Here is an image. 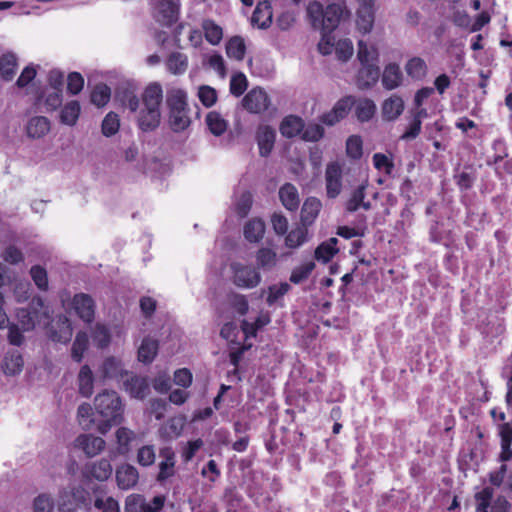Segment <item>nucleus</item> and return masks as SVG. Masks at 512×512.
Masks as SVG:
<instances>
[{
    "mask_svg": "<svg viewBox=\"0 0 512 512\" xmlns=\"http://www.w3.org/2000/svg\"><path fill=\"white\" fill-rule=\"evenodd\" d=\"M376 105L373 100L364 98L357 101L355 106V114L360 122H367L374 116Z\"/></svg>",
    "mask_w": 512,
    "mask_h": 512,
    "instance_id": "4c0bfd02",
    "label": "nucleus"
},
{
    "mask_svg": "<svg viewBox=\"0 0 512 512\" xmlns=\"http://www.w3.org/2000/svg\"><path fill=\"white\" fill-rule=\"evenodd\" d=\"M120 127V120L116 113L109 112L102 121V133L106 137L115 135Z\"/></svg>",
    "mask_w": 512,
    "mask_h": 512,
    "instance_id": "13d9d810",
    "label": "nucleus"
},
{
    "mask_svg": "<svg viewBox=\"0 0 512 512\" xmlns=\"http://www.w3.org/2000/svg\"><path fill=\"white\" fill-rule=\"evenodd\" d=\"M159 457L156 481L164 484L176 474V453L172 446H164L159 449Z\"/></svg>",
    "mask_w": 512,
    "mask_h": 512,
    "instance_id": "39448f33",
    "label": "nucleus"
},
{
    "mask_svg": "<svg viewBox=\"0 0 512 512\" xmlns=\"http://www.w3.org/2000/svg\"><path fill=\"white\" fill-rule=\"evenodd\" d=\"M202 29L206 41L211 45H218L223 38L222 28L211 19H205L202 22Z\"/></svg>",
    "mask_w": 512,
    "mask_h": 512,
    "instance_id": "f704fd0d",
    "label": "nucleus"
},
{
    "mask_svg": "<svg viewBox=\"0 0 512 512\" xmlns=\"http://www.w3.org/2000/svg\"><path fill=\"white\" fill-rule=\"evenodd\" d=\"M374 167L379 171H384L386 175H391L394 170V162L383 153H375L372 157Z\"/></svg>",
    "mask_w": 512,
    "mask_h": 512,
    "instance_id": "e2e57ef3",
    "label": "nucleus"
},
{
    "mask_svg": "<svg viewBox=\"0 0 512 512\" xmlns=\"http://www.w3.org/2000/svg\"><path fill=\"white\" fill-rule=\"evenodd\" d=\"M112 465L109 460L102 458L96 462L85 464L83 468V476L87 479H95L103 482L112 475Z\"/></svg>",
    "mask_w": 512,
    "mask_h": 512,
    "instance_id": "f8f14e48",
    "label": "nucleus"
},
{
    "mask_svg": "<svg viewBox=\"0 0 512 512\" xmlns=\"http://www.w3.org/2000/svg\"><path fill=\"white\" fill-rule=\"evenodd\" d=\"M99 372L104 380L117 378L122 373L121 363L114 357H108L103 361Z\"/></svg>",
    "mask_w": 512,
    "mask_h": 512,
    "instance_id": "37998d69",
    "label": "nucleus"
},
{
    "mask_svg": "<svg viewBox=\"0 0 512 512\" xmlns=\"http://www.w3.org/2000/svg\"><path fill=\"white\" fill-rule=\"evenodd\" d=\"M73 334L70 320L65 315H59L49 325L48 336L54 342L67 343Z\"/></svg>",
    "mask_w": 512,
    "mask_h": 512,
    "instance_id": "0eeeda50",
    "label": "nucleus"
},
{
    "mask_svg": "<svg viewBox=\"0 0 512 512\" xmlns=\"http://www.w3.org/2000/svg\"><path fill=\"white\" fill-rule=\"evenodd\" d=\"M246 53V45L241 36L231 37L226 44V54L229 58L241 61Z\"/></svg>",
    "mask_w": 512,
    "mask_h": 512,
    "instance_id": "e433bc0d",
    "label": "nucleus"
},
{
    "mask_svg": "<svg viewBox=\"0 0 512 512\" xmlns=\"http://www.w3.org/2000/svg\"><path fill=\"white\" fill-rule=\"evenodd\" d=\"M279 199L282 205L290 212L299 209L300 197L298 189L292 183H285L279 189Z\"/></svg>",
    "mask_w": 512,
    "mask_h": 512,
    "instance_id": "f3484780",
    "label": "nucleus"
},
{
    "mask_svg": "<svg viewBox=\"0 0 512 512\" xmlns=\"http://www.w3.org/2000/svg\"><path fill=\"white\" fill-rule=\"evenodd\" d=\"M324 136V128L318 123L304 124L301 138L307 142H317Z\"/></svg>",
    "mask_w": 512,
    "mask_h": 512,
    "instance_id": "4d7b16f0",
    "label": "nucleus"
},
{
    "mask_svg": "<svg viewBox=\"0 0 512 512\" xmlns=\"http://www.w3.org/2000/svg\"><path fill=\"white\" fill-rule=\"evenodd\" d=\"M323 5L318 2H310L307 6V16L314 29L322 30L323 21L325 18Z\"/></svg>",
    "mask_w": 512,
    "mask_h": 512,
    "instance_id": "79ce46f5",
    "label": "nucleus"
},
{
    "mask_svg": "<svg viewBox=\"0 0 512 512\" xmlns=\"http://www.w3.org/2000/svg\"><path fill=\"white\" fill-rule=\"evenodd\" d=\"M366 186L360 185L358 186L352 193L351 197L346 203V210L348 212H355L360 208L361 203L366 196Z\"/></svg>",
    "mask_w": 512,
    "mask_h": 512,
    "instance_id": "69168bd1",
    "label": "nucleus"
},
{
    "mask_svg": "<svg viewBox=\"0 0 512 512\" xmlns=\"http://www.w3.org/2000/svg\"><path fill=\"white\" fill-rule=\"evenodd\" d=\"M403 81V73L397 63H389L382 73V85L386 90L398 88Z\"/></svg>",
    "mask_w": 512,
    "mask_h": 512,
    "instance_id": "aec40b11",
    "label": "nucleus"
},
{
    "mask_svg": "<svg viewBox=\"0 0 512 512\" xmlns=\"http://www.w3.org/2000/svg\"><path fill=\"white\" fill-rule=\"evenodd\" d=\"M96 412L103 418L106 427L122 421L123 404L120 396L113 390H104L94 399Z\"/></svg>",
    "mask_w": 512,
    "mask_h": 512,
    "instance_id": "7ed1b4c3",
    "label": "nucleus"
},
{
    "mask_svg": "<svg viewBox=\"0 0 512 512\" xmlns=\"http://www.w3.org/2000/svg\"><path fill=\"white\" fill-rule=\"evenodd\" d=\"M136 461L141 467H150L156 461V449L152 444L143 445L137 450Z\"/></svg>",
    "mask_w": 512,
    "mask_h": 512,
    "instance_id": "09e8293b",
    "label": "nucleus"
},
{
    "mask_svg": "<svg viewBox=\"0 0 512 512\" xmlns=\"http://www.w3.org/2000/svg\"><path fill=\"white\" fill-rule=\"evenodd\" d=\"M125 390L131 397L144 399L149 392V383L145 377L128 375L124 381Z\"/></svg>",
    "mask_w": 512,
    "mask_h": 512,
    "instance_id": "dca6fc26",
    "label": "nucleus"
},
{
    "mask_svg": "<svg viewBox=\"0 0 512 512\" xmlns=\"http://www.w3.org/2000/svg\"><path fill=\"white\" fill-rule=\"evenodd\" d=\"M315 269L314 261H307L299 266H296L290 275V282L293 284H300L301 282L308 279L312 271Z\"/></svg>",
    "mask_w": 512,
    "mask_h": 512,
    "instance_id": "8fccbe9b",
    "label": "nucleus"
},
{
    "mask_svg": "<svg viewBox=\"0 0 512 512\" xmlns=\"http://www.w3.org/2000/svg\"><path fill=\"white\" fill-rule=\"evenodd\" d=\"M322 209L321 201L316 197H308L305 199L301 208V223L303 226L312 225L317 219Z\"/></svg>",
    "mask_w": 512,
    "mask_h": 512,
    "instance_id": "a211bd4d",
    "label": "nucleus"
},
{
    "mask_svg": "<svg viewBox=\"0 0 512 512\" xmlns=\"http://www.w3.org/2000/svg\"><path fill=\"white\" fill-rule=\"evenodd\" d=\"M53 508L54 501L48 494H40L34 499V512H52Z\"/></svg>",
    "mask_w": 512,
    "mask_h": 512,
    "instance_id": "774afa93",
    "label": "nucleus"
},
{
    "mask_svg": "<svg viewBox=\"0 0 512 512\" xmlns=\"http://www.w3.org/2000/svg\"><path fill=\"white\" fill-rule=\"evenodd\" d=\"M110 97V87L104 83H99L92 89L90 101L97 107H104L109 102Z\"/></svg>",
    "mask_w": 512,
    "mask_h": 512,
    "instance_id": "c03bdc74",
    "label": "nucleus"
},
{
    "mask_svg": "<svg viewBox=\"0 0 512 512\" xmlns=\"http://www.w3.org/2000/svg\"><path fill=\"white\" fill-rule=\"evenodd\" d=\"M345 6L342 4H329L324 12L325 18L321 31L333 32L339 25L344 14Z\"/></svg>",
    "mask_w": 512,
    "mask_h": 512,
    "instance_id": "6ab92c4d",
    "label": "nucleus"
},
{
    "mask_svg": "<svg viewBox=\"0 0 512 512\" xmlns=\"http://www.w3.org/2000/svg\"><path fill=\"white\" fill-rule=\"evenodd\" d=\"M188 109L169 112V124L174 132L184 131L190 125Z\"/></svg>",
    "mask_w": 512,
    "mask_h": 512,
    "instance_id": "de8ad7c7",
    "label": "nucleus"
},
{
    "mask_svg": "<svg viewBox=\"0 0 512 512\" xmlns=\"http://www.w3.org/2000/svg\"><path fill=\"white\" fill-rule=\"evenodd\" d=\"M232 273V282L235 286L244 289H252L261 282V275L258 270L251 266L240 262H232L230 264Z\"/></svg>",
    "mask_w": 512,
    "mask_h": 512,
    "instance_id": "20e7f679",
    "label": "nucleus"
},
{
    "mask_svg": "<svg viewBox=\"0 0 512 512\" xmlns=\"http://www.w3.org/2000/svg\"><path fill=\"white\" fill-rule=\"evenodd\" d=\"M185 420L182 417L170 418L161 428V434L167 438H178L184 429Z\"/></svg>",
    "mask_w": 512,
    "mask_h": 512,
    "instance_id": "ea45409f",
    "label": "nucleus"
},
{
    "mask_svg": "<svg viewBox=\"0 0 512 512\" xmlns=\"http://www.w3.org/2000/svg\"><path fill=\"white\" fill-rule=\"evenodd\" d=\"M166 67L171 74H184L188 68V58L183 53L172 52L167 58Z\"/></svg>",
    "mask_w": 512,
    "mask_h": 512,
    "instance_id": "c756f323",
    "label": "nucleus"
},
{
    "mask_svg": "<svg viewBox=\"0 0 512 512\" xmlns=\"http://www.w3.org/2000/svg\"><path fill=\"white\" fill-rule=\"evenodd\" d=\"M106 446L103 438L92 434H80L75 439V447L81 449L87 457H94L100 454Z\"/></svg>",
    "mask_w": 512,
    "mask_h": 512,
    "instance_id": "9b49d317",
    "label": "nucleus"
},
{
    "mask_svg": "<svg viewBox=\"0 0 512 512\" xmlns=\"http://www.w3.org/2000/svg\"><path fill=\"white\" fill-rule=\"evenodd\" d=\"M16 315L24 331H30L34 329L36 323H40L42 320L40 317V311L36 309L31 310L27 308H21L18 309Z\"/></svg>",
    "mask_w": 512,
    "mask_h": 512,
    "instance_id": "7c9ffc66",
    "label": "nucleus"
},
{
    "mask_svg": "<svg viewBox=\"0 0 512 512\" xmlns=\"http://www.w3.org/2000/svg\"><path fill=\"white\" fill-rule=\"evenodd\" d=\"M404 111L403 99L394 94L382 104V116L387 121L396 120Z\"/></svg>",
    "mask_w": 512,
    "mask_h": 512,
    "instance_id": "412c9836",
    "label": "nucleus"
},
{
    "mask_svg": "<svg viewBox=\"0 0 512 512\" xmlns=\"http://www.w3.org/2000/svg\"><path fill=\"white\" fill-rule=\"evenodd\" d=\"M135 434L126 427H120L116 431V441L118 444V452L121 455H127L131 451V442L134 440Z\"/></svg>",
    "mask_w": 512,
    "mask_h": 512,
    "instance_id": "a19ab883",
    "label": "nucleus"
},
{
    "mask_svg": "<svg viewBox=\"0 0 512 512\" xmlns=\"http://www.w3.org/2000/svg\"><path fill=\"white\" fill-rule=\"evenodd\" d=\"M304 129V121L296 115L286 116L280 123V133L286 138H294L301 134Z\"/></svg>",
    "mask_w": 512,
    "mask_h": 512,
    "instance_id": "4be33fe9",
    "label": "nucleus"
},
{
    "mask_svg": "<svg viewBox=\"0 0 512 512\" xmlns=\"http://www.w3.org/2000/svg\"><path fill=\"white\" fill-rule=\"evenodd\" d=\"M338 239L331 237L317 246L314 257L317 261L328 263L339 252Z\"/></svg>",
    "mask_w": 512,
    "mask_h": 512,
    "instance_id": "b1692460",
    "label": "nucleus"
},
{
    "mask_svg": "<svg viewBox=\"0 0 512 512\" xmlns=\"http://www.w3.org/2000/svg\"><path fill=\"white\" fill-rule=\"evenodd\" d=\"M139 480L138 470L130 464H122L116 469L117 485L122 490L133 488Z\"/></svg>",
    "mask_w": 512,
    "mask_h": 512,
    "instance_id": "2eb2a0df",
    "label": "nucleus"
},
{
    "mask_svg": "<svg viewBox=\"0 0 512 512\" xmlns=\"http://www.w3.org/2000/svg\"><path fill=\"white\" fill-rule=\"evenodd\" d=\"M78 388L81 396L89 398L94 391V376L90 367L85 364L78 374Z\"/></svg>",
    "mask_w": 512,
    "mask_h": 512,
    "instance_id": "bb28decb",
    "label": "nucleus"
},
{
    "mask_svg": "<svg viewBox=\"0 0 512 512\" xmlns=\"http://www.w3.org/2000/svg\"><path fill=\"white\" fill-rule=\"evenodd\" d=\"M248 87V80L244 73L234 74L230 80V93L235 97H240Z\"/></svg>",
    "mask_w": 512,
    "mask_h": 512,
    "instance_id": "052dcab7",
    "label": "nucleus"
},
{
    "mask_svg": "<svg viewBox=\"0 0 512 512\" xmlns=\"http://www.w3.org/2000/svg\"><path fill=\"white\" fill-rule=\"evenodd\" d=\"M24 365L23 357L17 350L8 352L3 360L2 368L7 375H16L22 371Z\"/></svg>",
    "mask_w": 512,
    "mask_h": 512,
    "instance_id": "c85d7f7f",
    "label": "nucleus"
},
{
    "mask_svg": "<svg viewBox=\"0 0 512 512\" xmlns=\"http://www.w3.org/2000/svg\"><path fill=\"white\" fill-rule=\"evenodd\" d=\"M353 43L350 39H341L336 43L335 53L340 61H347L353 55Z\"/></svg>",
    "mask_w": 512,
    "mask_h": 512,
    "instance_id": "338daca9",
    "label": "nucleus"
},
{
    "mask_svg": "<svg viewBox=\"0 0 512 512\" xmlns=\"http://www.w3.org/2000/svg\"><path fill=\"white\" fill-rule=\"evenodd\" d=\"M375 0H361L357 10L356 24L363 34L369 33L374 24Z\"/></svg>",
    "mask_w": 512,
    "mask_h": 512,
    "instance_id": "ddd939ff",
    "label": "nucleus"
},
{
    "mask_svg": "<svg viewBox=\"0 0 512 512\" xmlns=\"http://www.w3.org/2000/svg\"><path fill=\"white\" fill-rule=\"evenodd\" d=\"M405 71L413 80H423L428 72V67L424 59L421 57H412L405 64Z\"/></svg>",
    "mask_w": 512,
    "mask_h": 512,
    "instance_id": "cd10ccee",
    "label": "nucleus"
},
{
    "mask_svg": "<svg viewBox=\"0 0 512 512\" xmlns=\"http://www.w3.org/2000/svg\"><path fill=\"white\" fill-rule=\"evenodd\" d=\"M72 307L77 316L86 323H91L95 317V302L85 293L75 294L72 299Z\"/></svg>",
    "mask_w": 512,
    "mask_h": 512,
    "instance_id": "6e6552de",
    "label": "nucleus"
},
{
    "mask_svg": "<svg viewBox=\"0 0 512 512\" xmlns=\"http://www.w3.org/2000/svg\"><path fill=\"white\" fill-rule=\"evenodd\" d=\"M50 130V121L44 116L32 117L27 124V135L33 139L45 136Z\"/></svg>",
    "mask_w": 512,
    "mask_h": 512,
    "instance_id": "a878e982",
    "label": "nucleus"
},
{
    "mask_svg": "<svg viewBox=\"0 0 512 512\" xmlns=\"http://www.w3.org/2000/svg\"><path fill=\"white\" fill-rule=\"evenodd\" d=\"M17 58L12 53H5L0 57V75L4 81H11L17 70Z\"/></svg>",
    "mask_w": 512,
    "mask_h": 512,
    "instance_id": "2f4dec72",
    "label": "nucleus"
},
{
    "mask_svg": "<svg viewBox=\"0 0 512 512\" xmlns=\"http://www.w3.org/2000/svg\"><path fill=\"white\" fill-rule=\"evenodd\" d=\"M494 490L491 487H484L480 492H477L474 496L476 500V511L477 512H488L491 507Z\"/></svg>",
    "mask_w": 512,
    "mask_h": 512,
    "instance_id": "603ef678",
    "label": "nucleus"
},
{
    "mask_svg": "<svg viewBox=\"0 0 512 512\" xmlns=\"http://www.w3.org/2000/svg\"><path fill=\"white\" fill-rule=\"evenodd\" d=\"M159 342L151 337H145L138 348V360L144 364H150L157 356Z\"/></svg>",
    "mask_w": 512,
    "mask_h": 512,
    "instance_id": "393cba45",
    "label": "nucleus"
},
{
    "mask_svg": "<svg viewBox=\"0 0 512 512\" xmlns=\"http://www.w3.org/2000/svg\"><path fill=\"white\" fill-rule=\"evenodd\" d=\"M252 22L261 29L269 27L272 22L271 7L267 3H259L252 14Z\"/></svg>",
    "mask_w": 512,
    "mask_h": 512,
    "instance_id": "c9c22d12",
    "label": "nucleus"
},
{
    "mask_svg": "<svg viewBox=\"0 0 512 512\" xmlns=\"http://www.w3.org/2000/svg\"><path fill=\"white\" fill-rule=\"evenodd\" d=\"M166 103L169 112L187 110V94L181 89H172L167 93Z\"/></svg>",
    "mask_w": 512,
    "mask_h": 512,
    "instance_id": "473e14b6",
    "label": "nucleus"
},
{
    "mask_svg": "<svg viewBox=\"0 0 512 512\" xmlns=\"http://www.w3.org/2000/svg\"><path fill=\"white\" fill-rule=\"evenodd\" d=\"M30 276L39 290H48V274L44 267H42L41 265L32 266L30 268Z\"/></svg>",
    "mask_w": 512,
    "mask_h": 512,
    "instance_id": "5fc2aeb1",
    "label": "nucleus"
},
{
    "mask_svg": "<svg viewBox=\"0 0 512 512\" xmlns=\"http://www.w3.org/2000/svg\"><path fill=\"white\" fill-rule=\"evenodd\" d=\"M179 18V5L172 0H160L156 7L155 19L162 26L171 27Z\"/></svg>",
    "mask_w": 512,
    "mask_h": 512,
    "instance_id": "9d476101",
    "label": "nucleus"
},
{
    "mask_svg": "<svg viewBox=\"0 0 512 512\" xmlns=\"http://www.w3.org/2000/svg\"><path fill=\"white\" fill-rule=\"evenodd\" d=\"M81 113V106L77 100H72L64 105L60 112V121L63 124L73 126Z\"/></svg>",
    "mask_w": 512,
    "mask_h": 512,
    "instance_id": "72a5a7b5",
    "label": "nucleus"
},
{
    "mask_svg": "<svg viewBox=\"0 0 512 512\" xmlns=\"http://www.w3.org/2000/svg\"><path fill=\"white\" fill-rule=\"evenodd\" d=\"M378 56L376 48L370 50L364 41L358 42L357 58L361 67L357 73V86L360 89H369L378 82L380 77V69L376 64Z\"/></svg>",
    "mask_w": 512,
    "mask_h": 512,
    "instance_id": "f03ea898",
    "label": "nucleus"
},
{
    "mask_svg": "<svg viewBox=\"0 0 512 512\" xmlns=\"http://www.w3.org/2000/svg\"><path fill=\"white\" fill-rule=\"evenodd\" d=\"M346 154L351 159H360L363 154V141L359 135H351L346 140Z\"/></svg>",
    "mask_w": 512,
    "mask_h": 512,
    "instance_id": "864d4df0",
    "label": "nucleus"
},
{
    "mask_svg": "<svg viewBox=\"0 0 512 512\" xmlns=\"http://www.w3.org/2000/svg\"><path fill=\"white\" fill-rule=\"evenodd\" d=\"M290 285L286 282L280 283L278 285L274 284L269 286L268 295L266 298V302L268 305L275 304L280 298H282L285 294L290 290Z\"/></svg>",
    "mask_w": 512,
    "mask_h": 512,
    "instance_id": "0e129e2a",
    "label": "nucleus"
},
{
    "mask_svg": "<svg viewBox=\"0 0 512 512\" xmlns=\"http://www.w3.org/2000/svg\"><path fill=\"white\" fill-rule=\"evenodd\" d=\"M308 235L307 226H299L291 230L285 237V245L288 248L295 249L306 242Z\"/></svg>",
    "mask_w": 512,
    "mask_h": 512,
    "instance_id": "49530a36",
    "label": "nucleus"
},
{
    "mask_svg": "<svg viewBox=\"0 0 512 512\" xmlns=\"http://www.w3.org/2000/svg\"><path fill=\"white\" fill-rule=\"evenodd\" d=\"M204 442L201 438H197L195 440L188 441L181 448V458L184 463H189L196 453L203 447Z\"/></svg>",
    "mask_w": 512,
    "mask_h": 512,
    "instance_id": "bf43d9fd",
    "label": "nucleus"
},
{
    "mask_svg": "<svg viewBox=\"0 0 512 512\" xmlns=\"http://www.w3.org/2000/svg\"><path fill=\"white\" fill-rule=\"evenodd\" d=\"M255 138L260 156L268 157L274 148L276 139L275 130L269 125H260L256 131Z\"/></svg>",
    "mask_w": 512,
    "mask_h": 512,
    "instance_id": "4468645a",
    "label": "nucleus"
},
{
    "mask_svg": "<svg viewBox=\"0 0 512 512\" xmlns=\"http://www.w3.org/2000/svg\"><path fill=\"white\" fill-rule=\"evenodd\" d=\"M269 322L270 318L268 315H260L253 322L243 320L241 322V329L246 338L256 337L258 331L269 324Z\"/></svg>",
    "mask_w": 512,
    "mask_h": 512,
    "instance_id": "a18cd8bd",
    "label": "nucleus"
},
{
    "mask_svg": "<svg viewBox=\"0 0 512 512\" xmlns=\"http://www.w3.org/2000/svg\"><path fill=\"white\" fill-rule=\"evenodd\" d=\"M256 261L260 268H271L276 263V253L270 248H261L256 254Z\"/></svg>",
    "mask_w": 512,
    "mask_h": 512,
    "instance_id": "680f3d73",
    "label": "nucleus"
},
{
    "mask_svg": "<svg viewBox=\"0 0 512 512\" xmlns=\"http://www.w3.org/2000/svg\"><path fill=\"white\" fill-rule=\"evenodd\" d=\"M1 257L4 262L10 265H18L24 262V254L20 248L10 244L1 253Z\"/></svg>",
    "mask_w": 512,
    "mask_h": 512,
    "instance_id": "6e6d98bb",
    "label": "nucleus"
},
{
    "mask_svg": "<svg viewBox=\"0 0 512 512\" xmlns=\"http://www.w3.org/2000/svg\"><path fill=\"white\" fill-rule=\"evenodd\" d=\"M327 197L334 199L342 190V168L339 163H329L325 171Z\"/></svg>",
    "mask_w": 512,
    "mask_h": 512,
    "instance_id": "1a4fd4ad",
    "label": "nucleus"
},
{
    "mask_svg": "<svg viewBox=\"0 0 512 512\" xmlns=\"http://www.w3.org/2000/svg\"><path fill=\"white\" fill-rule=\"evenodd\" d=\"M162 100L163 90L159 83H150L144 89L142 93L144 107L138 117V126L142 131H153L159 126L161 119L160 105Z\"/></svg>",
    "mask_w": 512,
    "mask_h": 512,
    "instance_id": "f257e3e1",
    "label": "nucleus"
},
{
    "mask_svg": "<svg viewBox=\"0 0 512 512\" xmlns=\"http://www.w3.org/2000/svg\"><path fill=\"white\" fill-rule=\"evenodd\" d=\"M271 104L266 91L261 87L252 88L242 99L243 108L252 114L265 112Z\"/></svg>",
    "mask_w": 512,
    "mask_h": 512,
    "instance_id": "423d86ee",
    "label": "nucleus"
},
{
    "mask_svg": "<svg viewBox=\"0 0 512 512\" xmlns=\"http://www.w3.org/2000/svg\"><path fill=\"white\" fill-rule=\"evenodd\" d=\"M89 338L86 332L80 331L76 334L75 340L72 344L71 357L80 363L83 359L85 351L88 349Z\"/></svg>",
    "mask_w": 512,
    "mask_h": 512,
    "instance_id": "58836bf2",
    "label": "nucleus"
},
{
    "mask_svg": "<svg viewBox=\"0 0 512 512\" xmlns=\"http://www.w3.org/2000/svg\"><path fill=\"white\" fill-rule=\"evenodd\" d=\"M206 123L210 132L215 136L222 135L227 129L226 121L217 112H209L206 116Z\"/></svg>",
    "mask_w": 512,
    "mask_h": 512,
    "instance_id": "3c124183",
    "label": "nucleus"
},
{
    "mask_svg": "<svg viewBox=\"0 0 512 512\" xmlns=\"http://www.w3.org/2000/svg\"><path fill=\"white\" fill-rule=\"evenodd\" d=\"M265 233V223L260 218H253L246 222L243 229L244 237L250 243H258Z\"/></svg>",
    "mask_w": 512,
    "mask_h": 512,
    "instance_id": "5701e85b",
    "label": "nucleus"
}]
</instances>
